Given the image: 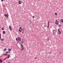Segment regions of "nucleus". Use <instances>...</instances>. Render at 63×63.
I'll list each match as a JSON object with an SVG mask.
<instances>
[{"label": "nucleus", "instance_id": "1", "mask_svg": "<svg viewBox=\"0 0 63 63\" xmlns=\"http://www.w3.org/2000/svg\"><path fill=\"white\" fill-rule=\"evenodd\" d=\"M17 39H18V42H19L21 40V38L20 37H18L17 38Z\"/></svg>", "mask_w": 63, "mask_h": 63}, {"label": "nucleus", "instance_id": "2", "mask_svg": "<svg viewBox=\"0 0 63 63\" xmlns=\"http://www.w3.org/2000/svg\"><path fill=\"white\" fill-rule=\"evenodd\" d=\"M4 16L5 17L7 18L9 16V14H5L4 15Z\"/></svg>", "mask_w": 63, "mask_h": 63}, {"label": "nucleus", "instance_id": "3", "mask_svg": "<svg viewBox=\"0 0 63 63\" xmlns=\"http://www.w3.org/2000/svg\"><path fill=\"white\" fill-rule=\"evenodd\" d=\"M0 39L2 41H4V39L3 38L1 39V34H0Z\"/></svg>", "mask_w": 63, "mask_h": 63}, {"label": "nucleus", "instance_id": "4", "mask_svg": "<svg viewBox=\"0 0 63 63\" xmlns=\"http://www.w3.org/2000/svg\"><path fill=\"white\" fill-rule=\"evenodd\" d=\"M19 32H22V29H21V28H19Z\"/></svg>", "mask_w": 63, "mask_h": 63}, {"label": "nucleus", "instance_id": "5", "mask_svg": "<svg viewBox=\"0 0 63 63\" xmlns=\"http://www.w3.org/2000/svg\"><path fill=\"white\" fill-rule=\"evenodd\" d=\"M58 21L57 20H56V21L55 23L56 24H58L59 23Z\"/></svg>", "mask_w": 63, "mask_h": 63}, {"label": "nucleus", "instance_id": "6", "mask_svg": "<svg viewBox=\"0 0 63 63\" xmlns=\"http://www.w3.org/2000/svg\"><path fill=\"white\" fill-rule=\"evenodd\" d=\"M53 34H55V33H56V31H55V30H53Z\"/></svg>", "mask_w": 63, "mask_h": 63}, {"label": "nucleus", "instance_id": "7", "mask_svg": "<svg viewBox=\"0 0 63 63\" xmlns=\"http://www.w3.org/2000/svg\"><path fill=\"white\" fill-rule=\"evenodd\" d=\"M18 3H19V4H21V3H22L21 1L19 0V2H18Z\"/></svg>", "mask_w": 63, "mask_h": 63}, {"label": "nucleus", "instance_id": "8", "mask_svg": "<svg viewBox=\"0 0 63 63\" xmlns=\"http://www.w3.org/2000/svg\"><path fill=\"white\" fill-rule=\"evenodd\" d=\"M24 49V47H22V48L21 50V51H22V50H23V49Z\"/></svg>", "mask_w": 63, "mask_h": 63}, {"label": "nucleus", "instance_id": "9", "mask_svg": "<svg viewBox=\"0 0 63 63\" xmlns=\"http://www.w3.org/2000/svg\"><path fill=\"white\" fill-rule=\"evenodd\" d=\"M21 47V48H22V47H23V46H22V44H21V47Z\"/></svg>", "mask_w": 63, "mask_h": 63}, {"label": "nucleus", "instance_id": "10", "mask_svg": "<svg viewBox=\"0 0 63 63\" xmlns=\"http://www.w3.org/2000/svg\"><path fill=\"white\" fill-rule=\"evenodd\" d=\"M9 27L10 30H12V28L11 27V26H9Z\"/></svg>", "mask_w": 63, "mask_h": 63}, {"label": "nucleus", "instance_id": "11", "mask_svg": "<svg viewBox=\"0 0 63 63\" xmlns=\"http://www.w3.org/2000/svg\"><path fill=\"white\" fill-rule=\"evenodd\" d=\"M10 57V54H8V56L7 57V59H8V58H9V57Z\"/></svg>", "mask_w": 63, "mask_h": 63}, {"label": "nucleus", "instance_id": "12", "mask_svg": "<svg viewBox=\"0 0 63 63\" xmlns=\"http://www.w3.org/2000/svg\"><path fill=\"white\" fill-rule=\"evenodd\" d=\"M47 25L48 26H49V22H48V21L47 22Z\"/></svg>", "mask_w": 63, "mask_h": 63}, {"label": "nucleus", "instance_id": "13", "mask_svg": "<svg viewBox=\"0 0 63 63\" xmlns=\"http://www.w3.org/2000/svg\"><path fill=\"white\" fill-rule=\"evenodd\" d=\"M3 55H4V56H5V55H8V54H3Z\"/></svg>", "mask_w": 63, "mask_h": 63}, {"label": "nucleus", "instance_id": "14", "mask_svg": "<svg viewBox=\"0 0 63 63\" xmlns=\"http://www.w3.org/2000/svg\"><path fill=\"white\" fill-rule=\"evenodd\" d=\"M3 33L5 34L6 33V32H5V31H3Z\"/></svg>", "mask_w": 63, "mask_h": 63}, {"label": "nucleus", "instance_id": "15", "mask_svg": "<svg viewBox=\"0 0 63 63\" xmlns=\"http://www.w3.org/2000/svg\"><path fill=\"white\" fill-rule=\"evenodd\" d=\"M3 62V61H2V60H1V59H0V63H1V62Z\"/></svg>", "mask_w": 63, "mask_h": 63}, {"label": "nucleus", "instance_id": "16", "mask_svg": "<svg viewBox=\"0 0 63 63\" xmlns=\"http://www.w3.org/2000/svg\"><path fill=\"white\" fill-rule=\"evenodd\" d=\"M8 51H11V49L10 48L8 49Z\"/></svg>", "mask_w": 63, "mask_h": 63}, {"label": "nucleus", "instance_id": "17", "mask_svg": "<svg viewBox=\"0 0 63 63\" xmlns=\"http://www.w3.org/2000/svg\"><path fill=\"white\" fill-rule=\"evenodd\" d=\"M63 19H61L60 20V21L61 22H63Z\"/></svg>", "mask_w": 63, "mask_h": 63}, {"label": "nucleus", "instance_id": "18", "mask_svg": "<svg viewBox=\"0 0 63 63\" xmlns=\"http://www.w3.org/2000/svg\"><path fill=\"white\" fill-rule=\"evenodd\" d=\"M1 29L3 31L4 29V28L2 27L1 28Z\"/></svg>", "mask_w": 63, "mask_h": 63}, {"label": "nucleus", "instance_id": "19", "mask_svg": "<svg viewBox=\"0 0 63 63\" xmlns=\"http://www.w3.org/2000/svg\"><path fill=\"white\" fill-rule=\"evenodd\" d=\"M20 42L21 43H22V44H23V41L22 40V41L21 42Z\"/></svg>", "mask_w": 63, "mask_h": 63}, {"label": "nucleus", "instance_id": "20", "mask_svg": "<svg viewBox=\"0 0 63 63\" xmlns=\"http://www.w3.org/2000/svg\"><path fill=\"white\" fill-rule=\"evenodd\" d=\"M59 32V34H60L61 33V32H60V31Z\"/></svg>", "mask_w": 63, "mask_h": 63}, {"label": "nucleus", "instance_id": "21", "mask_svg": "<svg viewBox=\"0 0 63 63\" xmlns=\"http://www.w3.org/2000/svg\"><path fill=\"white\" fill-rule=\"evenodd\" d=\"M6 48H5L4 49V51H6Z\"/></svg>", "mask_w": 63, "mask_h": 63}, {"label": "nucleus", "instance_id": "22", "mask_svg": "<svg viewBox=\"0 0 63 63\" xmlns=\"http://www.w3.org/2000/svg\"><path fill=\"white\" fill-rule=\"evenodd\" d=\"M55 15H57V13H55Z\"/></svg>", "mask_w": 63, "mask_h": 63}, {"label": "nucleus", "instance_id": "23", "mask_svg": "<svg viewBox=\"0 0 63 63\" xmlns=\"http://www.w3.org/2000/svg\"><path fill=\"white\" fill-rule=\"evenodd\" d=\"M16 40L17 41H18V39H17V38H16Z\"/></svg>", "mask_w": 63, "mask_h": 63}, {"label": "nucleus", "instance_id": "24", "mask_svg": "<svg viewBox=\"0 0 63 63\" xmlns=\"http://www.w3.org/2000/svg\"><path fill=\"white\" fill-rule=\"evenodd\" d=\"M35 17V16H32V18H34Z\"/></svg>", "mask_w": 63, "mask_h": 63}, {"label": "nucleus", "instance_id": "25", "mask_svg": "<svg viewBox=\"0 0 63 63\" xmlns=\"http://www.w3.org/2000/svg\"><path fill=\"white\" fill-rule=\"evenodd\" d=\"M58 31L59 32H60V31H59V29H58Z\"/></svg>", "mask_w": 63, "mask_h": 63}, {"label": "nucleus", "instance_id": "26", "mask_svg": "<svg viewBox=\"0 0 63 63\" xmlns=\"http://www.w3.org/2000/svg\"><path fill=\"white\" fill-rule=\"evenodd\" d=\"M6 59H7V58H4V60H6Z\"/></svg>", "mask_w": 63, "mask_h": 63}, {"label": "nucleus", "instance_id": "27", "mask_svg": "<svg viewBox=\"0 0 63 63\" xmlns=\"http://www.w3.org/2000/svg\"><path fill=\"white\" fill-rule=\"evenodd\" d=\"M59 26H61V25L59 24Z\"/></svg>", "mask_w": 63, "mask_h": 63}, {"label": "nucleus", "instance_id": "28", "mask_svg": "<svg viewBox=\"0 0 63 63\" xmlns=\"http://www.w3.org/2000/svg\"><path fill=\"white\" fill-rule=\"evenodd\" d=\"M22 31H23V32L24 31V29H23L22 30Z\"/></svg>", "mask_w": 63, "mask_h": 63}, {"label": "nucleus", "instance_id": "29", "mask_svg": "<svg viewBox=\"0 0 63 63\" xmlns=\"http://www.w3.org/2000/svg\"><path fill=\"white\" fill-rule=\"evenodd\" d=\"M8 53V52H6V53Z\"/></svg>", "mask_w": 63, "mask_h": 63}, {"label": "nucleus", "instance_id": "30", "mask_svg": "<svg viewBox=\"0 0 63 63\" xmlns=\"http://www.w3.org/2000/svg\"><path fill=\"white\" fill-rule=\"evenodd\" d=\"M49 53H50V54H51V52H50Z\"/></svg>", "mask_w": 63, "mask_h": 63}, {"label": "nucleus", "instance_id": "31", "mask_svg": "<svg viewBox=\"0 0 63 63\" xmlns=\"http://www.w3.org/2000/svg\"><path fill=\"white\" fill-rule=\"evenodd\" d=\"M1 2H3V0H1Z\"/></svg>", "mask_w": 63, "mask_h": 63}, {"label": "nucleus", "instance_id": "32", "mask_svg": "<svg viewBox=\"0 0 63 63\" xmlns=\"http://www.w3.org/2000/svg\"><path fill=\"white\" fill-rule=\"evenodd\" d=\"M47 27L48 28H49V26L48 25Z\"/></svg>", "mask_w": 63, "mask_h": 63}, {"label": "nucleus", "instance_id": "33", "mask_svg": "<svg viewBox=\"0 0 63 63\" xmlns=\"http://www.w3.org/2000/svg\"><path fill=\"white\" fill-rule=\"evenodd\" d=\"M47 40H48V41H49V38H48Z\"/></svg>", "mask_w": 63, "mask_h": 63}, {"label": "nucleus", "instance_id": "34", "mask_svg": "<svg viewBox=\"0 0 63 63\" xmlns=\"http://www.w3.org/2000/svg\"><path fill=\"white\" fill-rule=\"evenodd\" d=\"M22 33H23V32L22 31Z\"/></svg>", "mask_w": 63, "mask_h": 63}, {"label": "nucleus", "instance_id": "35", "mask_svg": "<svg viewBox=\"0 0 63 63\" xmlns=\"http://www.w3.org/2000/svg\"><path fill=\"white\" fill-rule=\"evenodd\" d=\"M60 54H61V53H62L61 52H60Z\"/></svg>", "mask_w": 63, "mask_h": 63}, {"label": "nucleus", "instance_id": "36", "mask_svg": "<svg viewBox=\"0 0 63 63\" xmlns=\"http://www.w3.org/2000/svg\"><path fill=\"white\" fill-rule=\"evenodd\" d=\"M9 53H10V52H9Z\"/></svg>", "mask_w": 63, "mask_h": 63}, {"label": "nucleus", "instance_id": "37", "mask_svg": "<svg viewBox=\"0 0 63 63\" xmlns=\"http://www.w3.org/2000/svg\"><path fill=\"white\" fill-rule=\"evenodd\" d=\"M8 63H11L10 62H9Z\"/></svg>", "mask_w": 63, "mask_h": 63}, {"label": "nucleus", "instance_id": "38", "mask_svg": "<svg viewBox=\"0 0 63 63\" xmlns=\"http://www.w3.org/2000/svg\"><path fill=\"white\" fill-rule=\"evenodd\" d=\"M57 1H58V0H57Z\"/></svg>", "mask_w": 63, "mask_h": 63}, {"label": "nucleus", "instance_id": "39", "mask_svg": "<svg viewBox=\"0 0 63 63\" xmlns=\"http://www.w3.org/2000/svg\"><path fill=\"white\" fill-rule=\"evenodd\" d=\"M0 34H1L0 33Z\"/></svg>", "mask_w": 63, "mask_h": 63}]
</instances>
